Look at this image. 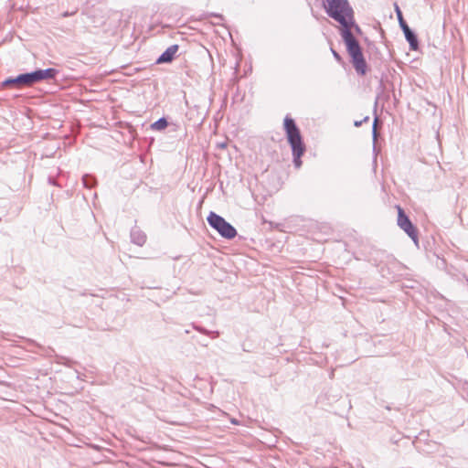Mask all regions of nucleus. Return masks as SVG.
<instances>
[{
	"label": "nucleus",
	"mask_w": 468,
	"mask_h": 468,
	"mask_svg": "<svg viewBox=\"0 0 468 468\" xmlns=\"http://www.w3.org/2000/svg\"><path fill=\"white\" fill-rule=\"evenodd\" d=\"M341 37L351 57V61L356 73L364 76L367 72V62L358 41L348 27L341 28Z\"/></svg>",
	"instance_id": "obj_1"
},
{
	"label": "nucleus",
	"mask_w": 468,
	"mask_h": 468,
	"mask_svg": "<svg viewBox=\"0 0 468 468\" xmlns=\"http://www.w3.org/2000/svg\"><path fill=\"white\" fill-rule=\"evenodd\" d=\"M283 126L288 142L292 147L293 165L296 168H300L302 165L301 157L305 152V145L303 144L300 130L294 120L289 116L284 118Z\"/></svg>",
	"instance_id": "obj_2"
},
{
	"label": "nucleus",
	"mask_w": 468,
	"mask_h": 468,
	"mask_svg": "<svg viewBox=\"0 0 468 468\" xmlns=\"http://www.w3.org/2000/svg\"><path fill=\"white\" fill-rule=\"evenodd\" d=\"M324 8L327 15L341 25V28L353 24L354 11L347 0H325Z\"/></svg>",
	"instance_id": "obj_3"
},
{
	"label": "nucleus",
	"mask_w": 468,
	"mask_h": 468,
	"mask_svg": "<svg viewBox=\"0 0 468 468\" xmlns=\"http://www.w3.org/2000/svg\"><path fill=\"white\" fill-rule=\"evenodd\" d=\"M207 219L210 227L216 229L221 237L232 239L237 236L236 229L217 213L210 212Z\"/></svg>",
	"instance_id": "obj_4"
},
{
	"label": "nucleus",
	"mask_w": 468,
	"mask_h": 468,
	"mask_svg": "<svg viewBox=\"0 0 468 468\" xmlns=\"http://www.w3.org/2000/svg\"><path fill=\"white\" fill-rule=\"evenodd\" d=\"M398 225L407 233V235L415 242V244H418L417 229L400 207H398Z\"/></svg>",
	"instance_id": "obj_5"
},
{
	"label": "nucleus",
	"mask_w": 468,
	"mask_h": 468,
	"mask_svg": "<svg viewBox=\"0 0 468 468\" xmlns=\"http://www.w3.org/2000/svg\"><path fill=\"white\" fill-rule=\"evenodd\" d=\"M396 14L398 16L399 24L400 28L402 29L406 40L410 44V48L411 50H417L419 48V41L417 35L410 28L407 22L404 20L402 12L399 7L396 5Z\"/></svg>",
	"instance_id": "obj_6"
},
{
	"label": "nucleus",
	"mask_w": 468,
	"mask_h": 468,
	"mask_svg": "<svg viewBox=\"0 0 468 468\" xmlns=\"http://www.w3.org/2000/svg\"><path fill=\"white\" fill-rule=\"evenodd\" d=\"M3 87H14L16 89H22L28 87L27 77L25 73L19 74L16 77H10L5 80L2 83Z\"/></svg>",
	"instance_id": "obj_7"
},
{
	"label": "nucleus",
	"mask_w": 468,
	"mask_h": 468,
	"mask_svg": "<svg viewBox=\"0 0 468 468\" xmlns=\"http://www.w3.org/2000/svg\"><path fill=\"white\" fill-rule=\"evenodd\" d=\"M178 48L179 47L176 44L168 47L156 59V63L163 64L172 62Z\"/></svg>",
	"instance_id": "obj_8"
},
{
	"label": "nucleus",
	"mask_w": 468,
	"mask_h": 468,
	"mask_svg": "<svg viewBox=\"0 0 468 468\" xmlns=\"http://www.w3.org/2000/svg\"><path fill=\"white\" fill-rule=\"evenodd\" d=\"M131 239L133 243L143 246L146 241V236L141 229L135 228L131 231Z\"/></svg>",
	"instance_id": "obj_9"
},
{
	"label": "nucleus",
	"mask_w": 468,
	"mask_h": 468,
	"mask_svg": "<svg viewBox=\"0 0 468 468\" xmlns=\"http://www.w3.org/2000/svg\"><path fill=\"white\" fill-rule=\"evenodd\" d=\"M40 80L55 79L58 71L56 69L48 68L45 69H38Z\"/></svg>",
	"instance_id": "obj_10"
},
{
	"label": "nucleus",
	"mask_w": 468,
	"mask_h": 468,
	"mask_svg": "<svg viewBox=\"0 0 468 468\" xmlns=\"http://www.w3.org/2000/svg\"><path fill=\"white\" fill-rule=\"evenodd\" d=\"M25 74L27 77V81L28 87L32 86L33 84H35L37 82L41 81L39 79L38 69H36L32 72H27Z\"/></svg>",
	"instance_id": "obj_11"
},
{
	"label": "nucleus",
	"mask_w": 468,
	"mask_h": 468,
	"mask_svg": "<svg viewBox=\"0 0 468 468\" xmlns=\"http://www.w3.org/2000/svg\"><path fill=\"white\" fill-rule=\"evenodd\" d=\"M168 126L166 118L162 117L151 124V129L154 131H163Z\"/></svg>",
	"instance_id": "obj_12"
},
{
	"label": "nucleus",
	"mask_w": 468,
	"mask_h": 468,
	"mask_svg": "<svg viewBox=\"0 0 468 468\" xmlns=\"http://www.w3.org/2000/svg\"><path fill=\"white\" fill-rule=\"evenodd\" d=\"M82 183L85 187L91 188L96 185L97 181L93 176L86 174L82 176Z\"/></svg>",
	"instance_id": "obj_13"
},
{
	"label": "nucleus",
	"mask_w": 468,
	"mask_h": 468,
	"mask_svg": "<svg viewBox=\"0 0 468 468\" xmlns=\"http://www.w3.org/2000/svg\"><path fill=\"white\" fill-rule=\"evenodd\" d=\"M348 28L351 31H352V29H354L357 34H361V29H360L359 26L355 23L354 19H353V24L348 25Z\"/></svg>",
	"instance_id": "obj_14"
},
{
	"label": "nucleus",
	"mask_w": 468,
	"mask_h": 468,
	"mask_svg": "<svg viewBox=\"0 0 468 468\" xmlns=\"http://www.w3.org/2000/svg\"><path fill=\"white\" fill-rule=\"evenodd\" d=\"M331 50H332V53H333V56L335 57V58L336 60L340 61L341 60V56L335 50H334L333 48H331Z\"/></svg>",
	"instance_id": "obj_15"
},
{
	"label": "nucleus",
	"mask_w": 468,
	"mask_h": 468,
	"mask_svg": "<svg viewBox=\"0 0 468 468\" xmlns=\"http://www.w3.org/2000/svg\"><path fill=\"white\" fill-rule=\"evenodd\" d=\"M195 328L197 330H198L199 332L203 333V334H207V335L209 334L206 329H203V328H200V327H195Z\"/></svg>",
	"instance_id": "obj_16"
},
{
	"label": "nucleus",
	"mask_w": 468,
	"mask_h": 468,
	"mask_svg": "<svg viewBox=\"0 0 468 468\" xmlns=\"http://www.w3.org/2000/svg\"><path fill=\"white\" fill-rule=\"evenodd\" d=\"M375 122H377V119L375 120ZM376 136H377L376 122H374V126H373V137H374V139L376 138Z\"/></svg>",
	"instance_id": "obj_17"
},
{
	"label": "nucleus",
	"mask_w": 468,
	"mask_h": 468,
	"mask_svg": "<svg viewBox=\"0 0 468 468\" xmlns=\"http://www.w3.org/2000/svg\"><path fill=\"white\" fill-rule=\"evenodd\" d=\"M362 124V122L361 121H356L355 122V126L358 127Z\"/></svg>",
	"instance_id": "obj_18"
}]
</instances>
